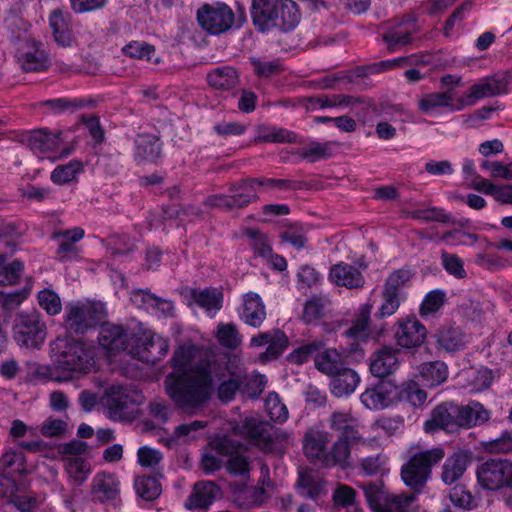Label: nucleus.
I'll list each match as a JSON object with an SVG mask.
<instances>
[{
	"label": "nucleus",
	"mask_w": 512,
	"mask_h": 512,
	"mask_svg": "<svg viewBox=\"0 0 512 512\" xmlns=\"http://www.w3.org/2000/svg\"><path fill=\"white\" fill-rule=\"evenodd\" d=\"M136 493L144 500L152 501L161 494V485L154 477L139 476L135 479Z\"/></svg>",
	"instance_id": "50"
},
{
	"label": "nucleus",
	"mask_w": 512,
	"mask_h": 512,
	"mask_svg": "<svg viewBox=\"0 0 512 512\" xmlns=\"http://www.w3.org/2000/svg\"><path fill=\"white\" fill-rule=\"evenodd\" d=\"M80 401L86 411L93 409L99 402L111 419L125 420L134 415L135 407L143 402V395L136 389L111 385L100 399L93 393L83 392Z\"/></svg>",
	"instance_id": "5"
},
{
	"label": "nucleus",
	"mask_w": 512,
	"mask_h": 512,
	"mask_svg": "<svg viewBox=\"0 0 512 512\" xmlns=\"http://www.w3.org/2000/svg\"><path fill=\"white\" fill-rule=\"evenodd\" d=\"M106 317V306L101 301L89 299L75 301L66 306V323L76 332L95 326Z\"/></svg>",
	"instance_id": "9"
},
{
	"label": "nucleus",
	"mask_w": 512,
	"mask_h": 512,
	"mask_svg": "<svg viewBox=\"0 0 512 512\" xmlns=\"http://www.w3.org/2000/svg\"><path fill=\"white\" fill-rule=\"evenodd\" d=\"M438 343L448 352L457 351L464 345L462 334L456 329L441 331L438 334Z\"/></svg>",
	"instance_id": "62"
},
{
	"label": "nucleus",
	"mask_w": 512,
	"mask_h": 512,
	"mask_svg": "<svg viewBox=\"0 0 512 512\" xmlns=\"http://www.w3.org/2000/svg\"><path fill=\"white\" fill-rule=\"evenodd\" d=\"M204 427L205 424L202 421H193L188 424L179 425L174 433L164 440V444L169 448H173L190 443L199 437Z\"/></svg>",
	"instance_id": "36"
},
{
	"label": "nucleus",
	"mask_w": 512,
	"mask_h": 512,
	"mask_svg": "<svg viewBox=\"0 0 512 512\" xmlns=\"http://www.w3.org/2000/svg\"><path fill=\"white\" fill-rule=\"evenodd\" d=\"M54 365H39L35 375L45 380L63 382L98 369L96 348L67 338L51 343Z\"/></svg>",
	"instance_id": "3"
},
{
	"label": "nucleus",
	"mask_w": 512,
	"mask_h": 512,
	"mask_svg": "<svg viewBox=\"0 0 512 512\" xmlns=\"http://www.w3.org/2000/svg\"><path fill=\"white\" fill-rule=\"evenodd\" d=\"M426 337V327L415 316H405L397 320L394 327V339L402 349L417 348L424 343Z\"/></svg>",
	"instance_id": "17"
},
{
	"label": "nucleus",
	"mask_w": 512,
	"mask_h": 512,
	"mask_svg": "<svg viewBox=\"0 0 512 512\" xmlns=\"http://www.w3.org/2000/svg\"><path fill=\"white\" fill-rule=\"evenodd\" d=\"M361 404L368 410L380 411L401 402V388L391 381H379L360 394Z\"/></svg>",
	"instance_id": "11"
},
{
	"label": "nucleus",
	"mask_w": 512,
	"mask_h": 512,
	"mask_svg": "<svg viewBox=\"0 0 512 512\" xmlns=\"http://www.w3.org/2000/svg\"><path fill=\"white\" fill-rule=\"evenodd\" d=\"M45 502V495H16L12 498V504L20 512H34Z\"/></svg>",
	"instance_id": "60"
},
{
	"label": "nucleus",
	"mask_w": 512,
	"mask_h": 512,
	"mask_svg": "<svg viewBox=\"0 0 512 512\" xmlns=\"http://www.w3.org/2000/svg\"><path fill=\"white\" fill-rule=\"evenodd\" d=\"M405 297L397 296L388 291L382 290L381 303L377 309L376 316L379 318L389 317L396 313Z\"/></svg>",
	"instance_id": "55"
},
{
	"label": "nucleus",
	"mask_w": 512,
	"mask_h": 512,
	"mask_svg": "<svg viewBox=\"0 0 512 512\" xmlns=\"http://www.w3.org/2000/svg\"><path fill=\"white\" fill-rule=\"evenodd\" d=\"M478 483L487 490L512 487V462L508 460H488L477 468Z\"/></svg>",
	"instance_id": "13"
},
{
	"label": "nucleus",
	"mask_w": 512,
	"mask_h": 512,
	"mask_svg": "<svg viewBox=\"0 0 512 512\" xmlns=\"http://www.w3.org/2000/svg\"><path fill=\"white\" fill-rule=\"evenodd\" d=\"M420 110L429 116L460 111L465 108L462 95L454 88L442 92L424 94L419 100Z\"/></svg>",
	"instance_id": "14"
},
{
	"label": "nucleus",
	"mask_w": 512,
	"mask_h": 512,
	"mask_svg": "<svg viewBox=\"0 0 512 512\" xmlns=\"http://www.w3.org/2000/svg\"><path fill=\"white\" fill-rule=\"evenodd\" d=\"M28 145L31 151L40 159L55 161L71 153V149L64 141L62 132L34 131L28 139Z\"/></svg>",
	"instance_id": "10"
},
{
	"label": "nucleus",
	"mask_w": 512,
	"mask_h": 512,
	"mask_svg": "<svg viewBox=\"0 0 512 512\" xmlns=\"http://www.w3.org/2000/svg\"><path fill=\"white\" fill-rule=\"evenodd\" d=\"M242 382L243 391L250 396H256L263 391L267 380L264 375L257 372H253L249 375L245 374L244 368L242 367Z\"/></svg>",
	"instance_id": "61"
},
{
	"label": "nucleus",
	"mask_w": 512,
	"mask_h": 512,
	"mask_svg": "<svg viewBox=\"0 0 512 512\" xmlns=\"http://www.w3.org/2000/svg\"><path fill=\"white\" fill-rule=\"evenodd\" d=\"M161 144L154 135H139L136 139V157L154 160L160 155Z\"/></svg>",
	"instance_id": "47"
},
{
	"label": "nucleus",
	"mask_w": 512,
	"mask_h": 512,
	"mask_svg": "<svg viewBox=\"0 0 512 512\" xmlns=\"http://www.w3.org/2000/svg\"><path fill=\"white\" fill-rule=\"evenodd\" d=\"M329 279L335 285L349 289L359 288L364 284V278L359 269L347 263H338L332 266Z\"/></svg>",
	"instance_id": "27"
},
{
	"label": "nucleus",
	"mask_w": 512,
	"mask_h": 512,
	"mask_svg": "<svg viewBox=\"0 0 512 512\" xmlns=\"http://www.w3.org/2000/svg\"><path fill=\"white\" fill-rule=\"evenodd\" d=\"M398 366L397 350L391 347H384L373 355L370 371L376 377H386L395 372Z\"/></svg>",
	"instance_id": "28"
},
{
	"label": "nucleus",
	"mask_w": 512,
	"mask_h": 512,
	"mask_svg": "<svg viewBox=\"0 0 512 512\" xmlns=\"http://www.w3.org/2000/svg\"><path fill=\"white\" fill-rule=\"evenodd\" d=\"M272 490V482L263 477L257 487L235 491V500L243 508L259 507L271 497Z\"/></svg>",
	"instance_id": "24"
},
{
	"label": "nucleus",
	"mask_w": 512,
	"mask_h": 512,
	"mask_svg": "<svg viewBox=\"0 0 512 512\" xmlns=\"http://www.w3.org/2000/svg\"><path fill=\"white\" fill-rule=\"evenodd\" d=\"M445 302V294L440 290L430 291L424 298L421 307L420 314L424 317L433 315L436 313Z\"/></svg>",
	"instance_id": "63"
},
{
	"label": "nucleus",
	"mask_w": 512,
	"mask_h": 512,
	"mask_svg": "<svg viewBox=\"0 0 512 512\" xmlns=\"http://www.w3.org/2000/svg\"><path fill=\"white\" fill-rule=\"evenodd\" d=\"M17 59L26 72L45 71L49 66L47 54L33 41H27L19 47Z\"/></svg>",
	"instance_id": "21"
},
{
	"label": "nucleus",
	"mask_w": 512,
	"mask_h": 512,
	"mask_svg": "<svg viewBox=\"0 0 512 512\" xmlns=\"http://www.w3.org/2000/svg\"><path fill=\"white\" fill-rule=\"evenodd\" d=\"M443 457L444 451L439 447L416 453L402 468L404 483L419 492L430 476L431 467Z\"/></svg>",
	"instance_id": "8"
},
{
	"label": "nucleus",
	"mask_w": 512,
	"mask_h": 512,
	"mask_svg": "<svg viewBox=\"0 0 512 512\" xmlns=\"http://www.w3.org/2000/svg\"><path fill=\"white\" fill-rule=\"evenodd\" d=\"M246 235L250 240V244L257 254L262 257H268L269 262L272 266L278 270L283 271L287 267L286 260L279 256L271 253V247L268 243L266 236L257 230L249 229L246 231Z\"/></svg>",
	"instance_id": "32"
},
{
	"label": "nucleus",
	"mask_w": 512,
	"mask_h": 512,
	"mask_svg": "<svg viewBox=\"0 0 512 512\" xmlns=\"http://www.w3.org/2000/svg\"><path fill=\"white\" fill-rule=\"evenodd\" d=\"M46 324L39 315L21 313L15 324V340L29 349H39L46 340Z\"/></svg>",
	"instance_id": "12"
},
{
	"label": "nucleus",
	"mask_w": 512,
	"mask_h": 512,
	"mask_svg": "<svg viewBox=\"0 0 512 512\" xmlns=\"http://www.w3.org/2000/svg\"><path fill=\"white\" fill-rule=\"evenodd\" d=\"M163 460L162 453L152 447L142 446L137 451V462L143 468L156 469Z\"/></svg>",
	"instance_id": "59"
},
{
	"label": "nucleus",
	"mask_w": 512,
	"mask_h": 512,
	"mask_svg": "<svg viewBox=\"0 0 512 512\" xmlns=\"http://www.w3.org/2000/svg\"><path fill=\"white\" fill-rule=\"evenodd\" d=\"M183 299L191 309H203L209 317H214L222 307L223 294L217 288L188 289Z\"/></svg>",
	"instance_id": "18"
},
{
	"label": "nucleus",
	"mask_w": 512,
	"mask_h": 512,
	"mask_svg": "<svg viewBox=\"0 0 512 512\" xmlns=\"http://www.w3.org/2000/svg\"><path fill=\"white\" fill-rule=\"evenodd\" d=\"M238 315L245 324L260 327L266 318V307L260 295L255 292L244 294Z\"/></svg>",
	"instance_id": "22"
},
{
	"label": "nucleus",
	"mask_w": 512,
	"mask_h": 512,
	"mask_svg": "<svg viewBox=\"0 0 512 512\" xmlns=\"http://www.w3.org/2000/svg\"><path fill=\"white\" fill-rule=\"evenodd\" d=\"M91 491L100 502H114L120 492L119 480L114 474L97 473L92 480Z\"/></svg>",
	"instance_id": "26"
},
{
	"label": "nucleus",
	"mask_w": 512,
	"mask_h": 512,
	"mask_svg": "<svg viewBox=\"0 0 512 512\" xmlns=\"http://www.w3.org/2000/svg\"><path fill=\"white\" fill-rule=\"evenodd\" d=\"M361 441L353 442L351 437H339L338 441L334 444L331 452L325 456V465L340 464L345 465L350 456V449Z\"/></svg>",
	"instance_id": "43"
},
{
	"label": "nucleus",
	"mask_w": 512,
	"mask_h": 512,
	"mask_svg": "<svg viewBox=\"0 0 512 512\" xmlns=\"http://www.w3.org/2000/svg\"><path fill=\"white\" fill-rule=\"evenodd\" d=\"M371 310L372 305L370 303L361 304L357 310L356 319L345 332V336L357 345L378 339V335L370 327Z\"/></svg>",
	"instance_id": "20"
},
{
	"label": "nucleus",
	"mask_w": 512,
	"mask_h": 512,
	"mask_svg": "<svg viewBox=\"0 0 512 512\" xmlns=\"http://www.w3.org/2000/svg\"><path fill=\"white\" fill-rule=\"evenodd\" d=\"M468 458L463 452H456L450 456L444 463L442 480L446 484H452L457 481L467 468Z\"/></svg>",
	"instance_id": "40"
},
{
	"label": "nucleus",
	"mask_w": 512,
	"mask_h": 512,
	"mask_svg": "<svg viewBox=\"0 0 512 512\" xmlns=\"http://www.w3.org/2000/svg\"><path fill=\"white\" fill-rule=\"evenodd\" d=\"M469 375L472 376L469 385L474 392H480L488 388L495 379L494 372L486 367L472 370L469 372Z\"/></svg>",
	"instance_id": "58"
},
{
	"label": "nucleus",
	"mask_w": 512,
	"mask_h": 512,
	"mask_svg": "<svg viewBox=\"0 0 512 512\" xmlns=\"http://www.w3.org/2000/svg\"><path fill=\"white\" fill-rule=\"evenodd\" d=\"M511 90V76L507 73H501L479 80L471 86L469 92L461 95L465 107H467L480 99L507 94Z\"/></svg>",
	"instance_id": "15"
},
{
	"label": "nucleus",
	"mask_w": 512,
	"mask_h": 512,
	"mask_svg": "<svg viewBox=\"0 0 512 512\" xmlns=\"http://www.w3.org/2000/svg\"><path fill=\"white\" fill-rule=\"evenodd\" d=\"M412 28L406 27L404 23L400 24L395 30L390 31L384 36L385 42L391 51L408 44L411 41Z\"/></svg>",
	"instance_id": "54"
},
{
	"label": "nucleus",
	"mask_w": 512,
	"mask_h": 512,
	"mask_svg": "<svg viewBox=\"0 0 512 512\" xmlns=\"http://www.w3.org/2000/svg\"><path fill=\"white\" fill-rule=\"evenodd\" d=\"M269 424L261 421L257 416L246 417L241 426L232 425L234 436L247 438L251 443L262 446L268 439Z\"/></svg>",
	"instance_id": "25"
},
{
	"label": "nucleus",
	"mask_w": 512,
	"mask_h": 512,
	"mask_svg": "<svg viewBox=\"0 0 512 512\" xmlns=\"http://www.w3.org/2000/svg\"><path fill=\"white\" fill-rule=\"evenodd\" d=\"M99 345L110 362L118 355H130L140 361L154 364L164 358L169 349L168 339L141 323L127 328L105 324L99 335Z\"/></svg>",
	"instance_id": "2"
},
{
	"label": "nucleus",
	"mask_w": 512,
	"mask_h": 512,
	"mask_svg": "<svg viewBox=\"0 0 512 512\" xmlns=\"http://www.w3.org/2000/svg\"><path fill=\"white\" fill-rule=\"evenodd\" d=\"M361 382L358 373L348 367H344L331 377L330 391L336 397L351 395Z\"/></svg>",
	"instance_id": "30"
},
{
	"label": "nucleus",
	"mask_w": 512,
	"mask_h": 512,
	"mask_svg": "<svg viewBox=\"0 0 512 512\" xmlns=\"http://www.w3.org/2000/svg\"><path fill=\"white\" fill-rule=\"evenodd\" d=\"M364 492L373 512H420L416 493L389 495L380 484H369Z\"/></svg>",
	"instance_id": "7"
},
{
	"label": "nucleus",
	"mask_w": 512,
	"mask_h": 512,
	"mask_svg": "<svg viewBox=\"0 0 512 512\" xmlns=\"http://www.w3.org/2000/svg\"><path fill=\"white\" fill-rule=\"evenodd\" d=\"M64 469L68 482L72 485H82L91 475L93 467L91 462L83 456L66 457Z\"/></svg>",
	"instance_id": "31"
},
{
	"label": "nucleus",
	"mask_w": 512,
	"mask_h": 512,
	"mask_svg": "<svg viewBox=\"0 0 512 512\" xmlns=\"http://www.w3.org/2000/svg\"><path fill=\"white\" fill-rule=\"evenodd\" d=\"M251 17L262 32L274 28L288 32L296 28L301 19L293 0H252Z\"/></svg>",
	"instance_id": "4"
},
{
	"label": "nucleus",
	"mask_w": 512,
	"mask_h": 512,
	"mask_svg": "<svg viewBox=\"0 0 512 512\" xmlns=\"http://www.w3.org/2000/svg\"><path fill=\"white\" fill-rule=\"evenodd\" d=\"M237 73L231 67H221L212 70L207 75L209 85L215 89H230L237 83Z\"/></svg>",
	"instance_id": "45"
},
{
	"label": "nucleus",
	"mask_w": 512,
	"mask_h": 512,
	"mask_svg": "<svg viewBox=\"0 0 512 512\" xmlns=\"http://www.w3.org/2000/svg\"><path fill=\"white\" fill-rule=\"evenodd\" d=\"M202 355L203 351L191 343L180 345L171 359L173 371L165 380L166 393L186 412L200 408L211 397L216 382L222 401L232 400L243 390L242 359L238 355L228 357L222 370L204 362Z\"/></svg>",
	"instance_id": "1"
},
{
	"label": "nucleus",
	"mask_w": 512,
	"mask_h": 512,
	"mask_svg": "<svg viewBox=\"0 0 512 512\" xmlns=\"http://www.w3.org/2000/svg\"><path fill=\"white\" fill-rule=\"evenodd\" d=\"M480 167L492 178L512 180V161L502 162L483 160Z\"/></svg>",
	"instance_id": "53"
},
{
	"label": "nucleus",
	"mask_w": 512,
	"mask_h": 512,
	"mask_svg": "<svg viewBox=\"0 0 512 512\" xmlns=\"http://www.w3.org/2000/svg\"><path fill=\"white\" fill-rule=\"evenodd\" d=\"M265 407L271 420L282 423L288 419V410L278 394L270 393L266 398Z\"/></svg>",
	"instance_id": "57"
},
{
	"label": "nucleus",
	"mask_w": 512,
	"mask_h": 512,
	"mask_svg": "<svg viewBox=\"0 0 512 512\" xmlns=\"http://www.w3.org/2000/svg\"><path fill=\"white\" fill-rule=\"evenodd\" d=\"M401 388V401L407 400L413 406L424 404L427 399L426 392L418 387L414 382H408L398 385Z\"/></svg>",
	"instance_id": "64"
},
{
	"label": "nucleus",
	"mask_w": 512,
	"mask_h": 512,
	"mask_svg": "<svg viewBox=\"0 0 512 512\" xmlns=\"http://www.w3.org/2000/svg\"><path fill=\"white\" fill-rule=\"evenodd\" d=\"M415 377L425 387H435L444 383L448 378V367L442 361L425 362L417 368Z\"/></svg>",
	"instance_id": "29"
},
{
	"label": "nucleus",
	"mask_w": 512,
	"mask_h": 512,
	"mask_svg": "<svg viewBox=\"0 0 512 512\" xmlns=\"http://www.w3.org/2000/svg\"><path fill=\"white\" fill-rule=\"evenodd\" d=\"M315 367L330 377L345 367L343 355L334 348H328L315 356Z\"/></svg>",
	"instance_id": "34"
},
{
	"label": "nucleus",
	"mask_w": 512,
	"mask_h": 512,
	"mask_svg": "<svg viewBox=\"0 0 512 512\" xmlns=\"http://www.w3.org/2000/svg\"><path fill=\"white\" fill-rule=\"evenodd\" d=\"M197 19L203 29L211 34L227 31L234 22V13L224 3L204 5L197 12Z\"/></svg>",
	"instance_id": "16"
},
{
	"label": "nucleus",
	"mask_w": 512,
	"mask_h": 512,
	"mask_svg": "<svg viewBox=\"0 0 512 512\" xmlns=\"http://www.w3.org/2000/svg\"><path fill=\"white\" fill-rule=\"evenodd\" d=\"M325 343L322 340H316L311 343L304 344L297 349H294L289 354V360L295 364H303L310 360V358L319 351Z\"/></svg>",
	"instance_id": "56"
},
{
	"label": "nucleus",
	"mask_w": 512,
	"mask_h": 512,
	"mask_svg": "<svg viewBox=\"0 0 512 512\" xmlns=\"http://www.w3.org/2000/svg\"><path fill=\"white\" fill-rule=\"evenodd\" d=\"M473 189L492 196L497 202L512 204V185H496L485 178H478L472 183Z\"/></svg>",
	"instance_id": "37"
},
{
	"label": "nucleus",
	"mask_w": 512,
	"mask_h": 512,
	"mask_svg": "<svg viewBox=\"0 0 512 512\" xmlns=\"http://www.w3.org/2000/svg\"><path fill=\"white\" fill-rule=\"evenodd\" d=\"M219 487L211 481H202L194 485L193 492L185 502L189 510L206 511L209 506L220 497Z\"/></svg>",
	"instance_id": "23"
},
{
	"label": "nucleus",
	"mask_w": 512,
	"mask_h": 512,
	"mask_svg": "<svg viewBox=\"0 0 512 512\" xmlns=\"http://www.w3.org/2000/svg\"><path fill=\"white\" fill-rule=\"evenodd\" d=\"M412 277L413 272L409 268L395 270L387 277L383 290L400 297H405L403 289L410 282Z\"/></svg>",
	"instance_id": "48"
},
{
	"label": "nucleus",
	"mask_w": 512,
	"mask_h": 512,
	"mask_svg": "<svg viewBox=\"0 0 512 512\" xmlns=\"http://www.w3.org/2000/svg\"><path fill=\"white\" fill-rule=\"evenodd\" d=\"M326 482L314 471H301L298 478V492L307 498L316 499L326 493Z\"/></svg>",
	"instance_id": "35"
},
{
	"label": "nucleus",
	"mask_w": 512,
	"mask_h": 512,
	"mask_svg": "<svg viewBox=\"0 0 512 512\" xmlns=\"http://www.w3.org/2000/svg\"><path fill=\"white\" fill-rule=\"evenodd\" d=\"M270 340L267 344L266 351L260 355L261 361H270L275 359L280 354H282L288 347V338L287 336L279 331L275 330L271 332Z\"/></svg>",
	"instance_id": "49"
},
{
	"label": "nucleus",
	"mask_w": 512,
	"mask_h": 512,
	"mask_svg": "<svg viewBox=\"0 0 512 512\" xmlns=\"http://www.w3.org/2000/svg\"><path fill=\"white\" fill-rule=\"evenodd\" d=\"M122 51L125 55L131 58L146 60L155 63L159 61L157 57H154V47L142 41H132L128 43L126 46H124L122 48Z\"/></svg>",
	"instance_id": "51"
},
{
	"label": "nucleus",
	"mask_w": 512,
	"mask_h": 512,
	"mask_svg": "<svg viewBox=\"0 0 512 512\" xmlns=\"http://www.w3.org/2000/svg\"><path fill=\"white\" fill-rule=\"evenodd\" d=\"M49 23L55 41L61 46H70L73 38L68 24V16L61 11L55 10L50 15Z\"/></svg>",
	"instance_id": "39"
},
{
	"label": "nucleus",
	"mask_w": 512,
	"mask_h": 512,
	"mask_svg": "<svg viewBox=\"0 0 512 512\" xmlns=\"http://www.w3.org/2000/svg\"><path fill=\"white\" fill-rule=\"evenodd\" d=\"M244 452V448L230 439V436H217L203 452V469L213 472L226 463L231 473L244 475L249 470Z\"/></svg>",
	"instance_id": "6"
},
{
	"label": "nucleus",
	"mask_w": 512,
	"mask_h": 512,
	"mask_svg": "<svg viewBox=\"0 0 512 512\" xmlns=\"http://www.w3.org/2000/svg\"><path fill=\"white\" fill-rule=\"evenodd\" d=\"M84 166L81 161L73 160L65 165L57 166L51 173V180L57 185H64L77 180L83 172Z\"/></svg>",
	"instance_id": "44"
},
{
	"label": "nucleus",
	"mask_w": 512,
	"mask_h": 512,
	"mask_svg": "<svg viewBox=\"0 0 512 512\" xmlns=\"http://www.w3.org/2000/svg\"><path fill=\"white\" fill-rule=\"evenodd\" d=\"M333 429L341 432V437H351L353 442L362 441L357 420L347 413H334L331 417Z\"/></svg>",
	"instance_id": "41"
},
{
	"label": "nucleus",
	"mask_w": 512,
	"mask_h": 512,
	"mask_svg": "<svg viewBox=\"0 0 512 512\" xmlns=\"http://www.w3.org/2000/svg\"><path fill=\"white\" fill-rule=\"evenodd\" d=\"M24 265L18 260H9L5 255H0V285L12 286L19 282Z\"/></svg>",
	"instance_id": "42"
},
{
	"label": "nucleus",
	"mask_w": 512,
	"mask_h": 512,
	"mask_svg": "<svg viewBox=\"0 0 512 512\" xmlns=\"http://www.w3.org/2000/svg\"><path fill=\"white\" fill-rule=\"evenodd\" d=\"M329 441L328 433L319 429L313 428L309 430L304 439V452L311 460H320L324 464L325 446Z\"/></svg>",
	"instance_id": "33"
},
{
	"label": "nucleus",
	"mask_w": 512,
	"mask_h": 512,
	"mask_svg": "<svg viewBox=\"0 0 512 512\" xmlns=\"http://www.w3.org/2000/svg\"><path fill=\"white\" fill-rule=\"evenodd\" d=\"M39 306L49 315H58L62 311V302L59 295L52 289L45 288L37 295Z\"/></svg>",
	"instance_id": "52"
},
{
	"label": "nucleus",
	"mask_w": 512,
	"mask_h": 512,
	"mask_svg": "<svg viewBox=\"0 0 512 512\" xmlns=\"http://www.w3.org/2000/svg\"><path fill=\"white\" fill-rule=\"evenodd\" d=\"M214 336L221 346L228 349H237L242 343V337L232 323H219Z\"/></svg>",
	"instance_id": "46"
},
{
	"label": "nucleus",
	"mask_w": 512,
	"mask_h": 512,
	"mask_svg": "<svg viewBox=\"0 0 512 512\" xmlns=\"http://www.w3.org/2000/svg\"><path fill=\"white\" fill-rule=\"evenodd\" d=\"M491 413L479 402H470L465 406H460L459 423L463 427H472L487 422Z\"/></svg>",
	"instance_id": "38"
},
{
	"label": "nucleus",
	"mask_w": 512,
	"mask_h": 512,
	"mask_svg": "<svg viewBox=\"0 0 512 512\" xmlns=\"http://www.w3.org/2000/svg\"><path fill=\"white\" fill-rule=\"evenodd\" d=\"M460 406L455 404H444L433 410L432 416L425 422L424 429L426 432H434L438 428L454 431L462 427L459 423Z\"/></svg>",
	"instance_id": "19"
}]
</instances>
